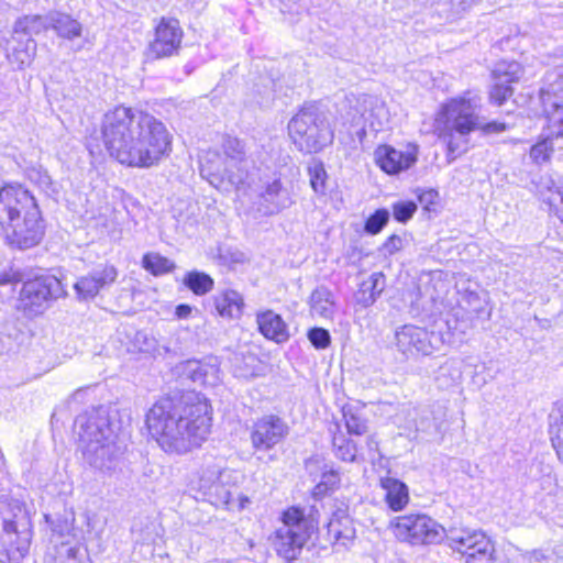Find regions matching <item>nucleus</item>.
<instances>
[{
  "label": "nucleus",
  "instance_id": "nucleus-22",
  "mask_svg": "<svg viewBox=\"0 0 563 563\" xmlns=\"http://www.w3.org/2000/svg\"><path fill=\"white\" fill-rule=\"evenodd\" d=\"M216 314L225 320L240 319L245 309L243 295L233 288L219 291L212 298Z\"/></svg>",
  "mask_w": 563,
  "mask_h": 563
},
{
  "label": "nucleus",
  "instance_id": "nucleus-9",
  "mask_svg": "<svg viewBox=\"0 0 563 563\" xmlns=\"http://www.w3.org/2000/svg\"><path fill=\"white\" fill-rule=\"evenodd\" d=\"M185 32L178 19L172 16L159 18L154 27L145 55L150 60H159L179 54Z\"/></svg>",
  "mask_w": 563,
  "mask_h": 563
},
{
  "label": "nucleus",
  "instance_id": "nucleus-34",
  "mask_svg": "<svg viewBox=\"0 0 563 563\" xmlns=\"http://www.w3.org/2000/svg\"><path fill=\"white\" fill-rule=\"evenodd\" d=\"M389 221L388 210L380 208L371 213L364 221V231L371 235L382 232Z\"/></svg>",
  "mask_w": 563,
  "mask_h": 563
},
{
  "label": "nucleus",
  "instance_id": "nucleus-2",
  "mask_svg": "<svg viewBox=\"0 0 563 563\" xmlns=\"http://www.w3.org/2000/svg\"><path fill=\"white\" fill-rule=\"evenodd\" d=\"M212 421V404L203 394L179 390L153 402L145 415V429L165 453L184 455L202 446Z\"/></svg>",
  "mask_w": 563,
  "mask_h": 563
},
{
  "label": "nucleus",
  "instance_id": "nucleus-41",
  "mask_svg": "<svg viewBox=\"0 0 563 563\" xmlns=\"http://www.w3.org/2000/svg\"><path fill=\"white\" fill-rule=\"evenodd\" d=\"M227 156L236 159H243L244 152L241 142L238 139H228L223 145Z\"/></svg>",
  "mask_w": 563,
  "mask_h": 563
},
{
  "label": "nucleus",
  "instance_id": "nucleus-33",
  "mask_svg": "<svg viewBox=\"0 0 563 563\" xmlns=\"http://www.w3.org/2000/svg\"><path fill=\"white\" fill-rule=\"evenodd\" d=\"M334 300L329 291H316L311 296V309L324 318L332 316L334 310Z\"/></svg>",
  "mask_w": 563,
  "mask_h": 563
},
{
  "label": "nucleus",
  "instance_id": "nucleus-14",
  "mask_svg": "<svg viewBox=\"0 0 563 563\" xmlns=\"http://www.w3.org/2000/svg\"><path fill=\"white\" fill-rule=\"evenodd\" d=\"M499 66L490 71L492 82L487 90L488 103L498 108L514 98V85L520 81L522 73V66L517 60H503Z\"/></svg>",
  "mask_w": 563,
  "mask_h": 563
},
{
  "label": "nucleus",
  "instance_id": "nucleus-43",
  "mask_svg": "<svg viewBox=\"0 0 563 563\" xmlns=\"http://www.w3.org/2000/svg\"><path fill=\"white\" fill-rule=\"evenodd\" d=\"M12 58L20 67L31 62V56L26 51H15L12 53Z\"/></svg>",
  "mask_w": 563,
  "mask_h": 563
},
{
  "label": "nucleus",
  "instance_id": "nucleus-12",
  "mask_svg": "<svg viewBox=\"0 0 563 563\" xmlns=\"http://www.w3.org/2000/svg\"><path fill=\"white\" fill-rule=\"evenodd\" d=\"M40 209L33 194L19 183L0 187V221L3 227Z\"/></svg>",
  "mask_w": 563,
  "mask_h": 563
},
{
  "label": "nucleus",
  "instance_id": "nucleus-23",
  "mask_svg": "<svg viewBox=\"0 0 563 563\" xmlns=\"http://www.w3.org/2000/svg\"><path fill=\"white\" fill-rule=\"evenodd\" d=\"M397 340L405 352H416L427 355L432 349L430 333L419 327H405L401 332L397 334Z\"/></svg>",
  "mask_w": 563,
  "mask_h": 563
},
{
  "label": "nucleus",
  "instance_id": "nucleus-11",
  "mask_svg": "<svg viewBox=\"0 0 563 563\" xmlns=\"http://www.w3.org/2000/svg\"><path fill=\"white\" fill-rule=\"evenodd\" d=\"M344 432L339 423L331 434V443L335 455L345 462H354L360 452L358 445L351 437H362L368 431L367 421L361 417L355 410L349 408L342 411Z\"/></svg>",
  "mask_w": 563,
  "mask_h": 563
},
{
  "label": "nucleus",
  "instance_id": "nucleus-1",
  "mask_svg": "<svg viewBox=\"0 0 563 563\" xmlns=\"http://www.w3.org/2000/svg\"><path fill=\"white\" fill-rule=\"evenodd\" d=\"M100 134L108 155L124 167H156L173 153L167 126L152 114L124 104L103 114Z\"/></svg>",
  "mask_w": 563,
  "mask_h": 563
},
{
  "label": "nucleus",
  "instance_id": "nucleus-7",
  "mask_svg": "<svg viewBox=\"0 0 563 563\" xmlns=\"http://www.w3.org/2000/svg\"><path fill=\"white\" fill-rule=\"evenodd\" d=\"M67 296L62 278L49 273L36 274L23 280L16 299V310L29 319L42 316L55 301Z\"/></svg>",
  "mask_w": 563,
  "mask_h": 563
},
{
  "label": "nucleus",
  "instance_id": "nucleus-8",
  "mask_svg": "<svg viewBox=\"0 0 563 563\" xmlns=\"http://www.w3.org/2000/svg\"><path fill=\"white\" fill-rule=\"evenodd\" d=\"M388 529L400 543L412 547L440 543L445 529L431 516L423 512H408L394 517Z\"/></svg>",
  "mask_w": 563,
  "mask_h": 563
},
{
  "label": "nucleus",
  "instance_id": "nucleus-20",
  "mask_svg": "<svg viewBox=\"0 0 563 563\" xmlns=\"http://www.w3.org/2000/svg\"><path fill=\"white\" fill-rule=\"evenodd\" d=\"M325 533L333 545L347 547L354 541L356 529L347 509H336L331 514Z\"/></svg>",
  "mask_w": 563,
  "mask_h": 563
},
{
  "label": "nucleus",
  "instance_id": "nucleus-30",
  "mask_svg": "<svg viewBox=\"0 0 563 563\" xmlns=\"http://www.w3.org/2000/svg\"><path fill=\"white\" fill-rule=\"evenodd\" d=\"M340 486V476L336 471L323 473L321 481L312 488L311 496L314 499H322Z\"/></svg>",
  "mask_w": 563,
  "mask_h": 563
},
{
  "label": "nucleus",
  "instance_id": "nucleus-44",
  "mask_svg": "<svg viewBox=\"0 0 563 563\" xmlns=\"http://www.w3.org/2000/svg\"><path fill=\"white\" fill-rule=\"evenodd\" d=\"M192 312V308L188 303L177 305L175 308V314L179 319L188 318Z\"/></svg>",
  "mask_w": 563,
  "mask_h": 563
},
{
  "label": "nucleus",
  "instance_id": "nucleus-6",
  "mask_svg": "<svg viewBox=\"0 0 563 563\" xmlns=\"http://www.w3.org/2000/svg\"><path fill=\"white\" fill-rule=\"evenodd\" d=\"M288 135L300 152L319 153L334 141V130L314 102L303 103L288 122Z\"/></svg>",
  "mask_w": 563,
  "mask_h": 563
},
{
  "label": "nucleus",
  "instance_id": "nucleus-15",
  "mask_svg": "<svg viewBox=\"0 0 563 563\" xmlns=\"http://www.w3.org/2000/svg\"><path fill=\"white\" fill-rule=\"evenodd\" d=\"M289 434V427L277 415L257 418L250 429V441L255 452H268L282 443Z\"/></svg>",
  "mask_w": 563,
  "mask_h": 563
},
{
  "label": "nucleus",
  "instance_id": "nucleus-40",
  "mask_svg": "<svg viewBox=\"0 0 563 563\" xmlns=\"http://www.w3.org/2000/svg\"><path fill=\"white\" fill-rule=\"evenodd\" d=\"M404 247L402 238L398 234H390L383 243V250L387 255H395Z\"/></svg>",
  "mask_w": 563,
  "mask_h": 563
},
{
  "label": "nucleus",
  "instance_id": "nucleus-28",
  "mask_svg": "<svg viewBox=\"0 0 563 563\" xmlns=\"http://www.w3.org/2000/svg\"><path fill=\"white\" fill-rule=\"evenodd\" d=\"M553 140H555V137H552V135L549 134L547 136L539 137L537 142L531 145L529 156L534 164L542 165L550 162L554 152L552 144Z\"/></svg>",
  "mask_w": 563,
  "mask_h": 563
},
{
  "label": "nucleus",
  "instance_id": "nucleus-35",
  "mask_svg": "<svg viewBox=\"0 0 563 563\" xmlns=\"http://www.w3.org/2000/svg\"><path fill=\"white\" fill-rule=\"evenodd\" d=\"M44 30H46V26L44 25L43 18L38 14L24 15L15 23V31L23 34H40Z\"/></svg>",
  "mask_w": 563,
  "mask_h": 563
},
{
  "label": "nucleus",
  "instance_id": "nucleus-3",
  "mask_svg": "<svg viewBox=\"0 0 563 563\" xmlns=\"http://www.w3.org/2000/svg\"><path fill=\"white\" fill-rule=\"evenodd\" d=\"M508 125L500 121L481 123L475 106L465 95L451 97L442 102L433 115L432 133L443 144L448 162H453L467 151V136L476 131L483 135L499 134Z\"/></svg>",
  "mask_w": 563,
  "mask_h": 563
},
{
  "label": "nucleus",
  "instance_id": "nucleus-45",
  "mask_svg": "<svg viewBox=\"0 0 563 563\" xmlns=\"http://www.w3.org/2000/svg\"><path fill=\"white\" fill-rule=\"evenodd\" d=\"M366 448L369 453L378 452V441L375 434H368L366 437Z\"/></svg>",
  "mask_w": 563,
  "mask_h": 563
},
{
  "label": "nucleus",
  "instance_id": "nucleus-32",
  "mask_svg": "<svg viewBox=\"0 0 563 563\" xmlns=\"http://www.w3.org/2000/svg\"><path fill=\"white\" fill-rule=\"evenodd\" d=\"M310 186L314 192L324 195L327 190L328 173L322 162H316L308 167Z\"/></svg>",
  "mask_w": 563,
  "mask_h": 563
},
{
  "label": "nucleus",
  "instance_id": "nucleus-4",
  "mask_svg": "<svg viewBox=\"0 0 563 563\" xmlns=\"http://www.w3.org/2000/svg\"><path fill=\"white\" fill-rule=\"evenodd\" d=\"M284 528L276 529L272 537V547L284 563L298 560L303 548L319 534V517L307 515L303 507L291 505L279 514Z\"/></svg>",
  "mask_w": 563,
  "mask_h": 563
},
{
  "label": "nucleus",
  "instance_id": "nucleus-5",
  "mask_svg": "<svg viewBox=\"0 0 563 563\" xmlns=\"http://www.w3.org/2000/svg\"><path fill=\"white\" fill-rule=\"evenodd\" d=\"M0 562L18 563L27 554L33 536L32 512L19 499L3 501Z\"/></svg>",
  "mask_w": 563,
  "mask_h": 563
},
{
  "label": "nucleus",
  "instance_id": "nucleus-10",
  "mask_svg": "<svg viewBox=\"0 0 563 563\" xmlns=\"http://www.w3.org/2000/svg\"><path fill=\"white\" fill-rule=\"evenodd\" d=\"M419 155L420 147L416 142H404L397 146L382 143L374 150V163L383 174L395 177L412 169Z\"/></svg>",
  "mask_w": 563,
  "mask_h": 563
},
{
  "label": "nucleus",
  "instance_id": "nucleus-18",
  "mask_svg": "<svg viewBox=\"0 0 563 563\" xmlns=\"http://www.w3.org/2000/svg\"><path fill=\"white\" fill-rule=\"evenodd\" d=\"M118 278V269L112 264H106L100 269L93 271L78 278L74 288L80 299L95 298L106 287L111 286Z\"/></svg>",
  "mask_w": 563,
  "mask_h": 563
},
{
  "label": "nucleus",
  "instance_id": "nucleus-37",
  "mask_svg": "<svg viewBox=\"0 0 563 563\" xmlns=\"http://www.w3.org/2000/svg\"><path fill=\"white\" fill-rule=\"evenodd\" d=\"M307 336L310 341V343L318 350H323L330 346L331 344V336L327 329L314 327L311 328Z\"/></svg>",
  "mask_w": 563,
  "mask_h": 563
},
{
  "label": "nucleus",
  "instance_id": "nucleus-13",
  "mask_svg": "<svg viewBox=\"0 0 563 563\" xmlns=\"http://www.w3.org/2000/svg\"><path fill=\"white\" fill-rule=\"evenodd\" d=\"M450 548L459 553L465 563H494L496 559L493 540L481 530H464L452 537Z\"/></svg>",
  "mask_w": 563,
  "mask_h": 563
},
{
  "label": "nucleus",
  "instance_id": "nucleus-27",
  "mask_svg": "<svg viewBox=\"0 0 563 563\" xmlns=\"http://www.w3.org/2000/svg\"><path fill=\"white\" fill-rule=\"evenodd\" d=\"M183 284L196 296H205L214 288V279L209 274L196 269L184 275Z\"/></svg>",
  "mask_w": 563,
  "mask_h": 563
},
{
  "label": "nucleus",
  "instance_id": "nucleus-36",
  "mask_svg": "<svg viewBox=\"0 0 563 563\" xmlns=\"http://www.w3.org/2000/svg\"><path fill=\"white\" fill-rule=\"evenodd\" d=\"M418 206L412 200H400L391 205L394 219L399 223H407L417 212Z\"/></svg>",
  "mask_w": 563,
  "mask_h": 563
},
{
  "label": "nucleus",
  "instance_id": "nucleus-47",
  "mask_svg": "<svg viewBox=\"0 0 563 563\" xmlns=\"http://www.w3.org/2000/svg\"><path fill=\"white\" fill-rule=\"evenodd\" d=\"M67 558H68V559H74V552H73V550H70V551L68 552Z\"/></svg>",
  "mask_w": 563,
  "mask_h": 563
},
{
  "label": "nucleus",
  "instance_id": "nucleus-19",
  "mask_svg": "<svg viewBox=\"0 0 563 563\" xmlns=\"http://www.w3.org/2000/svg\"><path fill=\"white\" fill-rule=\"evenodd\" d=\"M383 493V501L393 512H401L411 500L409 486L401 479L391 476L390 472L378 479Z\"/></svg>",
  "mask_w": 563,
  "mask_h": 563
},
{
  "label": "nucleus",
  "instance_id": "nucleus-31",
  "mask_svg": "<svg viewBox=\"0 0 563 563\" xmlns=\"http://www.w3.org/2000/svg\"><path fill=\"white\" fill-rule=\"evenodd\" d=\"M283 192V184L280 179H275L267 184L261 192L260 198L266 208L273 207L271 212H277L284 208V205L278 201V197Z\"/></svg>",
  "mask_w": 563,
  "mask_h": 563
},
{
  "label": "nucleus",
  "instance_id": "nucleus-25",
  "mask_svg": "<svg viewBox=\"0 0 563 563\" xmlns=\"http://www.w3.org/2000/svg\"><path fill=\"white\" fill-rule=\"evenodd\" d=\"M539 201L563 222V185L551 183L539 190Z\"/></svg>",
  "mask_w": 563,
  "mask_h": 563
},
{
  "label": "nucleus",
  "instance_id": "nucleus-39",
  "mask_svg": "<svg viewBox=\"0 0 563 563\" xmlns=\"http://www.w3.org/2000/svg\"><path fill=\"white\" fill-rule=\"evenodd\" d=\"M417 199L422 205L424 210L431 211L437 205L438 191L434 189L420 190L417 195Z\"/></svg>",
  "mask_w": 563,
  "mask_h": 563
},
{
  "label": "nucleus",
  "instance_id": "nucleus-46",
  "mask_svg": "<svg viewBox=\"0 0 563 563\" xmlns=\"http://www.w3.org/2000/svg\"><path fill=\"white\" fill-rule=\"evenodd\" d=\"M367 135V132H366V129L365 128H362L358 132H357V136H358V140L360 141H363Z\"/></svg>",
  "mask_w": 563,
  "mask_h": 563
},
{
  "label": "nucleus",
  "instance_id": "nucleus-42",
  "mask_svg": "<svg viewBox=\"0 0 563 563\" xmlns=\"http://www.w3.org/2000/svg\"><path fill=\"white\" fill-rule=\"evenodd\" d=\"M22 280V275L19 271L9 268L0 271V286L18 284Z\"/></svg>",
  "mask_w": 563,
  "mask_h": 563
},
{
  "label": "nucleus",
  "instance_id": "nucleus-26",
  "mask_svg": "<svg viewBox=\"0 0 563 563\" xmlns=\"http://www.w3.org/2000/svg\"><path fill=\"white\" fill-rule=\"evenodd\" d=\"M141 264L147 273L155 277L170 274L176 269V264L173 260L157 252L143 254Z\"/></svg>",
  "mask_w": 563,
  "mask_h": 563
},
{
  "label": "nucleus",
  "instance_id": "nucleus-21",
  "mask_svg": "<svg viewBox=\"0 0 563 563\" xmlns=\"http://www.w3.org/2000/svg\"><path fill=\"white\" fill-rule=\"evenodd\" d=\"M258 332L266 339L276 343H284L290 338L289 328L283 317L272 309L256 313Z\"/></svg>",
  "mask_w": 563,
  "mask_h": 563
},
{
  "label": "nucleus",
  "instance_id": "nucleus-17",
  "mask_svg": "<svg viewBox=\"0 0 563 563\" xmlns=\"http://www.w3.org/2000/svg\"><path fill=\"white\" fill-rule=\"evenodd\" d=\"M562 86L563 76H560L549 87H541L538 90L540 109L545 121L544 126L555 139H563V103L555 100L558 92L562 91Z\"/></svg>",
  "mask_w": 563,
  "mask_h": 563
},
{
  "label": "nucleus",
  "instance_id": "nucleus-38",
  "mask_svg": "<svg viewBox=\"0 0 563 563\" xmlns=\"http://www.w3.org/2000/svg\"><path fill=\"white\" fill-rule=\"evenodd\" d=\"M552 442L559 459L563 462V416L552 426Z\"/></svg>",
  "mask_w": 563,
  "mask_h": 563
},
{
  "label": "nucleus",
  "instance_id": "nucleus-16",
  "mask_svg": "<svg viewBox=\"0 0 563 563\" xmlns=\"http://www.w3.org/2000/svg\"><path fill=\"white\" fill-rule=\"evenodd\" d=\"M10 245L27 250L38 245L45 235V220L41 209L4 227Z\"/></svg>",
  "mask_w": 563,
  "mask_h": 563
},
{
  "label": "nucleus",
  "instance_id": "nucleus-29",
  "mask_svg": "<svg viewBox=\"0 0 563 563\" xmlns=\"http://www.w3.org/2000/svg\"><path fill=\"white\" fill-rule=\"evenodd\" d=\"M56 33L67 40H73L81 35L80 23L68 14H59L53 24Z\"/></svg>",
  "mask_w": 563,
  "mask_h": 563
},
{
  "label": "nucleus",
  "instance_id": "nucleus-24",
  "mask_svg": "<svg viewBox=\"0 0 563 563\" xmlns=\"http://www.w3.org/2000/svg\"><path fill=\"white\" fill-rule=\"evenodd\" d=\"M385 278L382 272L372 274L366 280H363L356 292V303L363 308L372 306L377 297L382 294L383 288L379 287V283Z\"/></svg>",
  "mask_w": 563,
  "mask_h": 563
}]
</instances>
